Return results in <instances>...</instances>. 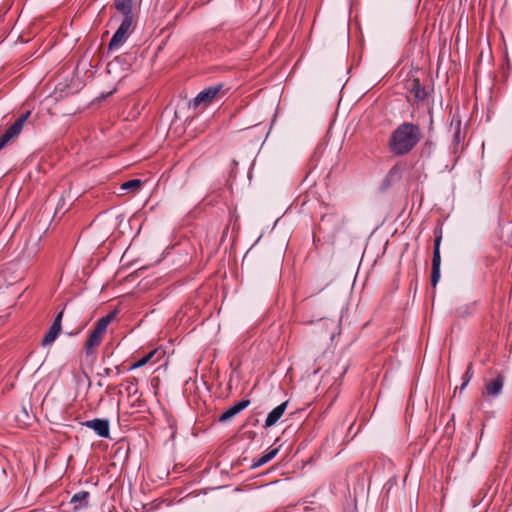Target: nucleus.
<instances>
[{"instance_id":"nucleus-1","label":"nucleus","mask_w":512,"mask_h":512,"mask_svg":"<svg viewBox=\"0 0 512 512\" xmlns=\"http://www.w3.org/2000/svg\"><path fill=\"white\" fill-rule=\"evenodd\" d=\"M421 139V130L418 125L404 122L390 135L388 148L395 156L408 154Z\"/></svg>"},{"instance_id":"nucleus-2","label":"nucleus","mask_w":512,"mask_h":512,"mask_svg":"<svg viewBox=\"0 0 512 512\" xmlns=\"http://www.w3.org/2000/svg\"><path fill=\"white\" fill-rule=\"evenodd\" d=\"M222 84H215L210 87L203 89L198 95L193 99L191 105L194 108L199 106H207L222 90Z\"/></svg>"},{"instance_id":"nucleus-3","label":"nucleus","mask_w":512,"mask_h":512,"mask_svg":"<svg viewBox=\"0 0 512 512\" xmlns=\"http://www.w3.org/2000/svg\"><path fill=\"white\" fill-rule=\"evenodd\" d=\"M62 318H63V311H60L56 315L49 330L45 333V335L42 339V342H41L42 346H49L57 339V337L59 336V334L61 332V328H62V324H61Z\"/></svg>"},{"instance_id":"nucleus-4","label":"nucleus","mask_w":512,"mask_h":512,"mask_svg":"<svg viewBox=\"0 0 512 512\" xmlns=\"http://www.w3.org/2000/svg\"><path fill=\"white\" fill-rule=\"evenodd\" d=\"M82 425L92 429L99 437L108 438L110 436V423L107 419L87 420Z\"/></svg>"},{"instance_id":"nucleus-5","label":"nucleus","mask_w":512,"mask_h":512,"mask_svg":"<svg viewBox=\"0 0 512 512\" xmlns=\"http://www.w3.org/2000/svg\"><path fill=\"white\" fill-rule=\"evenodd\" d=\"M250 404V400L242 399L238 402H235L233 405L228 407L219 417L220 422H227L236 416L238 413L247 408Z\"/></svg>"},{"instance_id":"nucleus-6","label":"nucleus","mask_w":512,"mask_h":512,"mask_svg":"<svg viewBox=\"0 0 512 512\" xmlns=\"http://www.w3.org/2000/svg\"><path fill=\"white\" fill-rule=\"evenodd\" d=\"M30 115V111L23 113L4 133L5 138L12 140L18 136L23 129L25 122Z\"/></svg>"},{"instance_id":"nucleus-7","label":"nucleus","mask_w":512,"mask_h":512,"mask_svg":"<svg viewBox=\"0 0 512 512\" xmlns=\"http://www.w3.org/2000/svg\"><path fill=\"white\" fill-rule=\"evenodd\" d=\"M89 496V492L87 491H80L74 494L69 503L72 506L71 511L76 512L78 510L88 507Z\"/></svg>"},{"instance_id":"nucleus-8","label":"nucleus","mask_w":512,"mask_h":512,"mask_svg":"<svg viewBox=\"0 0 512 512\" xmlns=\"http://www.w3.org/2000/svg\"><path fill=\"white\" fill-rule=\"evenodd\" d=\"M287 406H288V402H283L281 403L280 405H278L277 407H275L267 416L266 420H265V427L268 428V427H271L273 425H275L278 420L284 415L286 409H287Z\"/></svg>"},{"instance_id":"nucleus-9","label":"nucleus","mask_w":512,"mask_h":512,"mask_svg":"<svg viewBox=\"0 0 512 512\" xmlns=\"http://www.w3.org/2000/svg\"><path fill=\"white\" fill-rule=\"evenodd\" d=\"M504 384V377L502 375H498L495 379L489 381L485 386V392L487 395L496 397L498 396Z\"/></svg>"},{"instance_id":"nucleus-10","label":"nucleus","mask_w":512,"mask_h":512,"mask_svg":"<svg viewBox=\"0 0 512 512\" xmlns=\"http://www.w3.org/2000/svg\"><path fill=\"white\" fill-rule=\"evenodd\" d=\"M128 37L129 35L127 33L117 29L110 39L108 49L110 51L119 49L127 41Z\"/></svg>"},{"instance_id":"nucleus-11","label":"nucleus","mask_w":512,"mask_h":512,"mask_svg":"<svg viewBox=\"0 0 512 512\" xmlns=\"http://www.w3.org/2000/svg\"><path fill=\"white\" fill-rule=\"evenodd\" d=\"M116 10L125 17H134L132 13L133 0H114Z\"/></svg>"},{"instance_id":"nucleus-12","label":"nucleus","mask_w":512,"mask_h":512,"mask_svg":"<svg viewBox=\"0 0 512 512\" xmlns=\"http://www.w3.org/2000/svg\"><path fill=\"white\" fill-rule=\"evenodd\" d=\"M278 453V449L274 448L259 457L257 460H255L252 464V468H258L268 462H270Z\"/></svg>"},{"instance_id":"nucleus-13","label":"nucleus","mask_w":512,"mask_h":512,"mask_svg":"<svg viewBox=\"0 0 512 512\" xmlns=\"http://www.w3.org/2000/svg\"><path fill=\"white\" fill-rule=\"evenodd\" d=\"M441 235L437 236L434 240V249H433V257H432V267L440 268L441 265V256H440V243H441Z\"/></svg>"},{"instance_id":"nucleus-14","label":"nucleus","mask_w":512,"mask_h":512,"mask_svg":"<svg viewBox=\"0 0 512 512\" xmlns=\"http://www.w3.org/2000/svg\"><path fill=\"white\" fill-rule=\"evenodd\" d=\"M101 343V340L97 338V336L93 334H89L88 338L85 342V353L86 355H92L94 353V349L99 346Z\"/></svg>"},{"instance_id":"nucleus-15","label":"nucleus","mask_w":512,"mask_h":512,"mask_svg":"<svg viewBox=\"0 0 512 512\" xmlns=\"http://www.w3.org/2000/svg\"><path fill=\"white\" fill-rule=\"evenodd\" d=\"M156 352H157V350H152V351L148 352L146 355H144L143 357H141L140 359H138L137 361H135L129 367V371H132V370H135V369L145 366L148 362L151 361V359L156 354Z\"/></svg>"},{"instance_id":"nucleus-16","label":"nucleus","mask_w":512,"mask_h":512,"mask_svg":"<svg viewBox=\"0 0 512 512\" xmlns=\"http://www.w3.org/2000/svg\"><path fill=\"white\" fill-rule=\"evenodd\" d=\"M455 123V132H454V135H453V140H452V143H453V146L456 148L457 146H459L462 141L464 140V136L462 135L461 133V121L460 120H452V123L451 125H454Z\"/></svg>"},{"instance_id":"nucleus-17","label":"nucleus","mask_w":512,"mask_h":512,"mask_svg":"<svg viewBox=\"0 0 512 512\" xmlns=\"http://www.w3.org/2000/svg\"><path fill=\"white\" fill-rule=\"evenodd\" d=\"M142 185V181L140 179H132L129 181L124 182L120 189L123 191H131L136 192L140 186Z\"/></svg>"},{"instance_id":"nucleus-18","label":"nucleus","mask_w":512,"mask_h":512,"mask_svg":"<svg viewBox=\"0 0 512 512\" xmlns=\"http://www.w3.org/2000/svg\"><path fill=\"white\" fill-rule=\"evenodd\" d=\"M412 93L417 100H424L427 96V92L424 87H422L419 81H416L412 88Z\"/></svg>"},{"instance_id":"nucleus-19","label":"nucleus","mask_w":512,"mask_h":512,"mask_svg":"<svg viewBox=\"0 0 512 512\" xmlns=\"http://www.w3.org/2000/svg\"><path fill=\"white\" fill-rule=\"evenodd\" d=\"M402 169H403V168H402V166H401V165H395V166H393V167L390 169V171H389V173H388V175H387V177H386V181H388V182H393V181H395V180H397V179L401 178V175H402Z\"/></svg>"},{"instance_id":"nucleus-20","label":"nucleus","mask_w":512,"mask_h":512,"mask_svg":"<svg viewBox=\"0 0 512 512\" xmlns=\"http://www.w3.org/2000/svg\"><path fill=\"white\" fill-rule=\"evenodd\" d=\"M133 19L134 17H125L123 18L120 26L118 27V30H122L123 32L130 35V33L133 31Z\"/></svg>"},{"instance_id":"nucleus-21","label":"nucleus","mask_w":512,"mask_h":512,"mask_svg":"<svg viewBox=\"0 0 512 512\" xmlns=\"http://www.w3.org/2000/svg\"><path fill=\"white\" fill-rule=\"evenodd\" d=\"M125 390L127 391V393L130 396H134L138 393L137 379L135 377H132L127 380V386H126Z\"/></svg>"},{"instance_id":"nucleus-22","label":"nucleus","mask_w":512,"mask_h":512,"mask_svg":"<svg viewBox=\"0 0 512 512\" xmlns=\"http://www.w3.org/2000/svg\"><path fill=\"white\" fill-rule=\"evenodd\" d=\"M472 377H473L472 364H469V366L464 374V377H463V383L460 387L461 390H463L468 385V383L470 382Z\"/></svg>"},{"instance_id":"nucleus-23","label":"nucleus","mask_w":512,"mask_h":512,"mask_svg":"<svg viewBox=\"0 0 512 512\" xmlns=\"http://www.w3.org/2000/svg\"><path fill=\"white\" fill-rule=\"evenodd\" d=\"M440 268H437V267H432V273H431V285L433 287H436V285L438 284L439 280H440Z\"/></svg>"},{"instance_id":"nucleus-24","label":"nucleus","mask_w":512,"mask_h":512,"mask_svg":"<svg viewBox=\"0 0 512 512\" xmlns=\"http://www.w3.org/2000/svg\"><path fill=\"white\" fill-rule=\"evenodd\" d=\"M116 314H117V312H116V311H112V312H110L109 314H107L106 316L102 317L101 319H102L105 323L110 324V323L113 321V319L116 317Z\"/></svg>"},{"instance_id":"nucleus-25","label":"nucleus","mask_w":512,"mask_h":512,"mask_svg":"<svg viewBox=\"0 0 512 512\" xmlns=\"http://www.w3.org/2000/svg\"><path fill=\"white\" fill-rule=\"evenodd\" d=\"M109 324L105 323L102 319H99L95 325L96 328L105 333Z\"/></svg>"},{"instance_id":"nucleus-26","label":"nucleus","mask_w":512,"mask_h":512,"mask_svg":"<svg viewBox=\"0 0 512 512\" xmlns=\"http://www.w3.org/2000/svg\"><path fill=\"white\" fill-rule=\"evenodd\" d=\"M9 141L10 140L8 138H5L4 134L0 137V151L9 143Z\"/></svg>"},{"instance_id":"nucleus-27","label":"nucleus","mask_w":512,"mask_h":512,"mask_svg":"<svg viewBox=\"0 0 512 512\" xmlns=\"http://www.w3.org/2000/svg\"><path fill=\"white\" fill-rule=\"evenodd\" d=\"M90 333L97 336V338H99L100 340H102V336L104 334V332H102L101 330H99L96 327Z\"/></svg>"},{"instance_id":"nucleus-28","label":"nucleus","mask_w":512,"mask_h":512,"mask_svg":"<svg viewBox=\"0 0 512 512\" xmlns=\"http://www.w3.org/2000/svg\"><path fill=\"white\" fill-rule=\"evenodd\" d=\"M112 370L110 368H104L103 373L101 374L104 377H109L111 375Z\"/></svg>"}]
</instances>
